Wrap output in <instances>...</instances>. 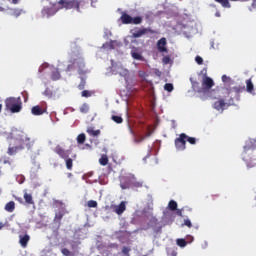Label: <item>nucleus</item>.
I'll return each mask as SVG.
<instances>
[{
    "instance_id": "nucleus-18",
    "label": "nucleus",
    "mask_w": 256,
    "mask_h": 256,
    "mask_svg": "<svg viewBox=\"0 0 256 256\" xmlns=\"http://www.w3.org/2000/svg\"><path fill=\"white\" fill-rule=\"evenodd\" d=\"M23 149H25V146H23V145L9 147L8 148V155H15L18 151H23Z\"/></svg>"
},
{
    "instance_id": "nucleus-28",
    "label": "nucleus",
    "mask_w": 256,
    "mask_h": 256,
    "mask_svg": "<svg viewBox=\"0 0 256 256\" xmlns=\"http://www.w3.org/2000/svg\"><path fill=\"white\" fill-rule=\"evenodd\" d=\"M80 113H83V114L89 113V104L83 103L80 107Z\"/></svg>"
},
{
    "instance_id": "nucleus-51",
    "label": "nucleus",
    "mask_w": 256,
    "mask_h": 256,
    "mask_svg": "<svg viewBox=\"0 0 256 256\" xmlns=\"http://www.w3.org/2000/svg\"><path fill=\"white\" fill-rule=\"evenodd\" d=\"M243 89H245V87H234V91H236L237 93H241Z\"/></svg>"
},
{
    "instance_id": "nucleus-53",
    "label": "nucleus",
    "mask_w": 256,
    "mask_h": 256,
    "mask_svg": "<svg viewBox=\"0 0 256 256\" xmlns=\"http://www.w3.org/2000/svg\"><path fill=\"white\" fill-rule=\"evenodd\" d=\"M15 200L18 201V203L23 204V198H21V197H16Z\"/></svg>"
},
{
    "instance_id": "nucleus-49",
    "label": "nucleus",
    "mask_w": 256,
    "mask_h": 256,
    "mask_svg": "<svg viewBox=\"0 0 256 256\" xmlns=\"http://www.w3.org/2000/svg\"><path fill=\"white\" fill-rule=\"evenodd\" d=\"M195 61L198 65H203V58L201 56H196Z\"/></svg>"
},
{
    "instance_id": "nucleus-4",
    "label": "nucleus",
    "mask_w": 256,
    "mask_h": 256,
    "mask_svg": "<svg viewBox=\"0 0 256 256\" xmlns=\"http://www.w3.org/2000/svg\"><path fill=\"white\" fill-rule=\"evenodd\" d=\"M131 37L133 39H139L143 37L144 35L150 34V35H155V30L151 28H145V27H134L133 29L130 30Z\"/></svg>"
},
{
    "instance_id": "nucleus-13",
    "label": "nucleus",
    "mask_w": 256,
    "mask_h": 256,
    "mask_svg": "<svg viewBox=\"0 0 256 256\" xmlns=\"http://www.w3.org/2000/svg\"><path fill=\"white\" fill-rule=\"evenodd\" d=\"M130 132L134 136V143H143V141H145V139H147V137H151V132H148L145 136H143V135L136 136L135 132H133V130H131V129H130Z\"/></svg>"
},
{
    "instance_id": "nucleus-12",
    "label": "nucleus",
    "mask_w": 256,
    "mask_h": 256,
    "mask_svg": "<svg viewBox=\"0 0 256 256\" xmlns=\"http://www.w3.org/2000/svg\"><path fill=\"white\" fill-rule=\"evenodd\" d=\"M167 39L166 38H161L160 40H158L157 42V49L160 53H167Z\"/></svg>"
},
{
    "instance_id": "nucleus-38",
    "label": "nucleus",
    "mask_w": 256,
    "mask_h": 256,
    "mask_svg": "<svg viewBox=\"0 0 256 256\" xmlns=\"http://www.w3.org/2000/svg\"><path fill=\"white\" fill-rule=\"evenodd\" d=\"M173 89H174V87H173V85L171 83H166L164 85V90L168 91V93H171V91H173Z\"/></svg>"
},
{
    "instance_id": "nucleus-19",
    "label": "nucleus",
    "mask_w": 256,
    "mask_h": 256,
    "mask_svg": "<svg viewBox=\"0 0 256 256\" xmlns=\"http://www.w3.org/2000/svg\"><path fill=\"white\" fill-rule=\"evenodd\" d=\"M45 109L41 108V106L37 105V106H34L32 107L31 109V113L32 115H36V116H39V115H43L45 113Z\"/></svg>"
},
{
    "instance_id": "nucleus-40",
    "label": "nucleus",
    "mask_w": 256,
    "mask_h": 256,
    "mask_svg": "<svg viewBox=\"0 0 256 256\" xmlns=\"http://www.w3.org/2000/svg\"><path fill=\"white\" fill-rule=\"evenodd\" d=\"M186 141L190 143V145H195L197 143V139L195 137L187 136Z\"/></svg>"
},
{
    "instance_id": "nucleus-57",
    "label": "nucleus",
    "mask_w": 256,
    "mask_h": 256,
    "mask_svg": "<svg viewBox=\"0 0 256 256\" xmlns=\"http://www.w3.org/2000/svg\"><path fill=\"white\" fill-rule=\"evenodd\" d=\"M7 163H8L9 165H11V162H9V160H5V161H4V164H7Z\"/></svg>"
},
{
    "instance_id": "nucleus-33",
    "label": "nucleus",
    "mask_w": 256,
    "mask_h": 256,
    "mask_svg": "<svg viewBox=\"0 0 256 256\" xmlns=\"http://www.w3.org/2000/svg\"><path fill=\"white\" fill-rule=\"evenodd\" d=\"M66 168L71 171V169H73V159L71 158H67L66 159Z\"/></svg>"
},
{
    "instance_id": "nucleus-46",
    "label": "nucleus",
    "mask_w": 256,
    "mask_h": 256,
    "mask_svg": "<svg viewBox=\"0 0 256 256\" xmlns=\"http://www.w3.org/2000/svg\"><path fill=\"white\" fill-rule=\"evenodd\" d=\"M183 225H185L189 229H191V227H193V224L191 223V220H189V219H185Z\"/></svg>"
},
{
    "instance_id": "nucleus-6",
    "label": "nucleus",
    "mask_w": 256,
    "mask_h": 256,
    "mask_svg": "<svg viewBox=\"0 0 256 256\" xmlns=\"http://www.w3.org/2000/svg\"><path fill=\"white\" fill-rule=\"evenodd\" d=\"M59 5H62L64 9H77L79 11L80 3L77 0H60Z\"/></svg>"
},
{
    "instance_id": "nucleus-54",
    "label": "nucleus",
    "mask_w": 256,
    "mask_h": 256,
    "mask_svg": "<svg viewBox=\"0 0 256 256\" xmlns=\"http://www.w3.org/2000/svg\"><path fill=\"white\" fill-rule=\"evenodd\" d=\"M13 5H17L19 3V0H12Z\"/></svg>"
},
{
    "instance_id": "nucleus-41",
    "label": "nucleus",
    "mask_w": 256,
    "mask_h": 256,
    "mask_svg": "<svg viewBox=\"0 0 256 256\" xmlns=\"http://www.w3.org/2000/svg\"><path fill=\"white\" fill-rule=\"evenodd\" d=\"M21 13H23V10H19V9L12 10L13 17H19L21 15Z\"/></svg>"
},
{
    "instance_id": "nucleus-37",
    "label": "nucleus",
    "mask_w": 256,
    "mask_h": 256,
    "mask_svg": "<svg viewBox=\"0 0 256 256\" xmlns=\"http://www.w3.org/2000/svg\"><path fill=\"white\" fill-rule=\"evenodd\" d=\"M43 95H45V97H48V99H51V97H53V91H51V89L49 88H46L43 92Z\"/></svg>"
},
{
    "instance_id": "nucleus-8",
    "label": "nucleus",
    "mask_w": 256,
    "mask_h": 256,
    "mask_svg": "<svg viewBox=\"0 0 256 256\" xmlns=\"http://www.w3.org/2000/svg\"><path fill=\"white\" fill-rule=\"evenodd\" d=\"M230 107L233 105V98H230L229 102H225L224 99H219L218 101L214 102L213 107L216 111H225V106Z\"/></svg>"
},
{
    "instance_id": "nucleus-14",
    "label": "nucleus",
    "mask_w": 256,
    "mask_h": 256,
    "mask_svg": "<svg viewBox=\"0 0 256 256\" xmlns=\"http://www.w3.org/2000/svg\"><path fill=\"white\" fill-rule=\"evenodd\" d=\"M55 13H57V9L55 7H45L42 10V15L44 17H53V15H55Z\"/></svg>"
},
{
    "instance_id": "nucleus-11",
    "label": "nucleus",
    "mask_w": 256,
    "mask_h": 256,
    "mask_svg": "<svg viewBox=\"0 0 256 256\" xmlns=\"http://www.w3.org/2000/svg\"><path fill=\"white\" fill-rule=\"evenodd\" d=\"M215 85V82L211 79V77L207 76V70H205V74L202 80V87L206 90L211 89Z\"/></svg>"
},
{
    "instance_id": "nucleus-10",
    "label": "nucleus",
    "mask_w": 256,
    "mask_h": 256,
    "mask_svg": "<svg viewBox=\"0 0 256 256\" xmlns=\"http://www.w3.org/2000/svg\"><path fill=\"white\" fill-rule=\"evenodd\" d=\"M29 241H31V236L27 234V232L19 235V244L22 249H27V245H29Z\"/></svg>"
},
{
    "instance_id": "nucleus-45",
    "label": "nucleus",
    "mask_w": 256,
    "mask_h": 256,
    "mask_svg": "<svg viewBox=\"0 0 256 256\" xmlns=\"http://www.w3.org/2000/svg\"><path fill=\"white\" fill-rule=\"evenodd\" d=\"M85 85H86L85 80H84L83 78H81V82H80V84L78 85V89H79L80 91H83V89H85Z\"/></svg>"
},
{
    "instance_id": "nucleus-1",
    "label": "nucleus",
    "mask_w": 256,
    "mask_h": 256,
    "mask_svg": "<svg viewBox=\"0 0 256 256\" xmlns=\"http://www.w3.org/2000/svg\"><path fill=\"white\" fill-rule=\"evenodd\" d=\"M242 159L248 169H253V167H256V139L250 141L244 146Z\"/></svg>"
},
{
    "instance_id": "nucleus-31",
    "label": "nucleus",
    "mask_w": 256,
    "mask_h": 256,
    "mask_svg": "<svg viewBox=\"0 0 256 256\" xmlns=\"http://www.w3.org/2000/svg\"><path fill=\"white\" fill-rule=\"evenodd\" d=\"M111 119L112 121H114V123H118V124L123 123V117L121 116L112 115Z\"/></svg>"
},
{
    "instance_id": "nucleus-23",
    "label": "nucleus",
    "mask_w": 256,
    "mask_h": 256,
    "mask_svg": "<svg viewBox=\"0 0 256 256\" xmlns=\"http://www.w3.org/2000/svg\"><path fill=\"white\" fill-rule=\"evenodd\" d=\"M4 209L5 211H7V213H13V211H15V202L14 201L8 202L5 205Z\"/></svg>"
},
{
    "instance_id": "nucleus-3",
    "label": "nucleus",
    "mask_w": 256,
    "mask_h": 256,
    "mask_svg": "<svg viewBox=\"0 0 256 256\" xmlns=\"http://www.w3.org/2000/svg\"><path fill=\"white\" fill-rule=\"evenodd\" d=\"M5 107L6 111H10V113H20L21 109H23L21 101L16 98H7L5 100Z\"/></svg>"
},
{
    "instance_id": "nucleus-16",
    "label": "nucleus",
    "mask_w": 256,
    "mask_h": 256,
    "mask_svg": "<svg viewBox=\"0 0 256 256\" xmlns=\"http://www.w3.org/2000/svg\"><path fill=\"white\" fill-rule=\"evenodd\" d=\"M246 91L250 93V95H255V85H253L251 78L246 80Z\"/></svg>"
},
{
    "instance_id": "nucleus-29",
    "label": "nucleus",
    "mask_w": 256,
    "mask_h": 256,
    "mask_svg": "<svg viewBox=\"0 0 256 256\" xmlns=\"http://www.w3.org/2000/svg\"><path fill=\"white\" fill-rule=\"evenodd\" d=\"M63 212H58L55 214V218H54V221L56 223H58L59 225H61V219H63Z\"/></svg>"
},
{
    "instance_id": "nucleus-27",
    "label": "nucleus",
    "mask_w": 256,
    "mask_h": 256,
    "mask_svg": "<svg viewBox=\"0 0 256 256\" xmlns=\"http://www.w3.org/2000/svg\"><path fill=\"white\" fill-rule=\"evenodd\" d=\"M190 81L192 83L194 91H198V93H201V88H199V82L193 81V78H190Z\"/></svg>"
},
{
    "instance_id": "nucleus-55",
    "label": "nucleus",
    "mask_w": 256,
    "mask_h": 256,
    "mask_svg": "<svg viewBox=\"0 0 256 256\" xmlns=\"http://www.w3.org/2000/svg\"><path fill=\"white\" fill-rule=\"evenodd\" d=\"M219 197V194L212 195V199L215 200V198Z\"/></svg>"
},
{
    "instance_id": "nucleus-47",
    "label": "nucleus",
    "mask_w": 256,
    "mask_h": 256,
    "mask_svg": "<svg viewBox=\"0 0 256 256\" xmlns=\"http://www.w3.org/2000/svg\"><path fill=\"white\" fill-rule=\"evenodd\" d=\"M47 67H49V64L47 63L42 64L38 69V73H42L44 69H47Z\"/></svg>"
},
{
    "instance_id": "nucleus-17",
    "label": "nucleus",
    "mask_w": 256,
    "mask_h": 256,
    "mask_svg": "<svg viewBox=\"0 0 256 256\" xmlns=\"http://www.w3.org/2000/svg\"><path fill=\"white\" fill-rule=\"evenodd\" d=\"M24 200L26 205H35V201H33V195L29 194L27 190H24Z\"/></svg>"
},
{
    "instance_id": "nucleus-60",
    "label": "nucleus",
    "mask_w": 256,
    "mask_h": 256,
    "mask_svg": "<svg viewBox=\"0 0 256 256\" xmlns=\"http://www.w3.org/2000/svg\"><path fill=\"white\" fill-rule=\"evenodd\" d=\"M2 109H3V105L0 104V113H1Z\"/></svg>"
},
{
    "instance_id": "nucleus-43",
    "label": "nucleus",
    "mask_w": 256,
    "mask_h": 256,
    "mask_svg": "<svg viewBox=\"0 0 256 256\" xmlns=\"http://www.w3.org/2000/svg\"><path fill=\"white\" fill-rule=\"evenodd\" d=\"M87 205H88L89 208H95V207H97V201L90 200V201L87 202Z\"/></svg>"
},
{
    "instance_id": "nucleus-24",
    "label": "nucleus",
    "mask_w": 256,
    "mask_h": 256,
    "mask_svg": "<svg viewBox=\"0 0 256 256\" xmlns=\"http://www.w3.org/2000/svg\"><path fill=\"white\" fill-rule=\"evenodd\" d=\"M51 79L52 81H59V79H61V73L59 72V70H54L52 72Z\"/></svg>"
},
{
    "instance_id": "nucleus-9",
    "label": "nucleus",
    "mask_w": 256,
    "mask_h": 256,
    "mask_svg": "<svg viewBox=\"0 0 256 256\" xmlns=\"http://www.w3.org/2000/svg\"><path fill=\"white\" fill-rule=\"evenodd\" d=\"M54 153H56V155H58L60 157V159H67L69 157V154L71 153V151L65 150L64 148H62L61 145H57L54 148Z\"/></svg>"
},
{
    "instance_id": "nucleus-7",
    "label": "nucleus",
    "mask_w": 256,
    "mask_h": 256,
    "mask_svg": "<svg viewBox=\"0 0 256 256\" xmlns=\"http://www.w3.org/2000/svg\"><path fill=\"white\" fill-rule=\"evenodd\" d=\"M133 179H135V175L129 174L121 179L120 187L121 189H131L133 185Z\"/></svg>"
},
{
    "instance_id": "nucleus-21",
    "label": "nucleus",
    "mask_w": 256,
    "mask_h": 256,
    "mask_svg": "<svg viewBox=\"0 0 256 256\" xmlns=\"http://www.w3.org/2000/svg\"><path fill=\"white\" fill-rule=\"evenodd\" d=\"M86 132L91 137H99V135H101V130H95L93 127H88Z\"/></svg>"
},
{
    "instance_id": "nucleus-42",
    "label": "nucleus",
    "mask_w": 256,
    "mask_h": 256,
    "mask_svg": "<svg viewBox=\"0 0 256 256\" xmlns=\"http://www.w3.org/2000/svg\"><path fill=\"white\" fill-rule=\"evenodd\" d=\"M162 63H163V65H169V63H171V57H169V56H164V57L162 58Z\"/></svg>"
},
{
    "instance_id": "nucleus-20",
    "label": "nucleus",
    "mask_w": 256,
    "mask_h": 256,
    "mask_svg": "<svg viewBox=\"0 0 256 256\" xmlns=\"http://www.w3.org/2000/svg\"><path fill=\"white\" fill-rule=\"evenodd\" d=\"M126 209H127V206L125 205V202L122 201L118 206H116L115 213H117V215H123Z\"/></svg>"
},
{
    "instance_id": "nucleus-52",
    "label": "nucleus",
    "mask_w": 256,
    "mask_h": 256,
    "mask_svg": "<svg viewBox=\"0 0 256 256\" xmlns=\"http://www.w3.org/2000/svg\"><path fill=\"white\" fill-rule=\"evenodd\" d=\"M176 214L178 215V217H183V211L181 209L176 208Z\"/></svg>"
},
{
    "instance_id": "nucleus-39",
    "label": "nucleus",
    "mask_w": 256,
    "mask_h": 256,
    "mask_svg": "<svg viewBox=\"0 0 256 256\" xmlns=\"http://www.w3.org/2000/svg\"><path fill=\"white\" fill-rule=\"evenodd\" d=\"M93 95V92H91V91H89V90H83L82 92H81V96L82 97H91Z\"/></svg>"
},
{
    "instance_id": "nucleus-34",
    "label": "nucleus",
    "mask_w": 256,
    "mask_h": 256,
    "mask_svg": "<svg viewBox=\"0 0 256 256\" xmlns=\"http://www.w3.org/2000/svg\"><path fill=\"white\" fill-rule=\"evenodd\" d=\"M176 243L179 247H186L187 246V241L183 238L177 239Z\"/></svg>"
},
{
    "instance_id": "nucleus-58",
    "label": "nucleus",
    "mask_w": 256,
    "mask_h": 256,
    "mask_svg": "<svg viewBox=\"0 0 256 256\" xmlns=\"http://www.w3.org/2000/svg\"><path fill=\"white\" fill-rule=\"evenodd\" d=\"M3 11H5V8L0 6V12H3Z\"/></svg>"
},
{
    "instance_id": "nucleus-35",
    "label": "nucleus",
    "mask_w": 256,
    "mask_h": 256,
    "mask_svg": "<svg viewBox=\"0 0 256 256\" xmlns=\"http://www.w3.org/2000/svg\"><path fill=\"white\" fill-rule=\"evenodd\" d=\"M85 139H86L85 134H80L77 137V143H79V145H83V143H85Z\"/></svg>"
},
{
    "instance_id": "nucleus-44",
    "label": "nucleus",
    "mask_w": 256,
    "mask_h": 256,
    "mask_svg": "<svg viewBox=\"0 0 256 256\" xmlns=\"http://www.w3.org/2000/svg\"><path fill=\"white\" fill-rule=\"evenodd\" d=\"M131 252V248L127 247V246H124L122 248V253L125 255V256H129V253Z\"/></svg>"
},
{
    "instance_id": "nucleus-48",
    "label": "nucleus",
    "mask_w": 256,
    "mask_h": 256,
    "mask_svg": "<svg viewBox=\"0 0 256 256\" xmlns=\"http://www.w3.org/2000/svg\"><path fill=\"white\" fill-rule=\"evenodd\" d=\"M61 253L64 255V256H71V251H69V249L67 248H63L61 250Z\"/></svg>"
},
{
    "instance_id": "nucleus-2",
    "label": "nucleus",
    "mask_w": 256,
    "mask_h": 256,
    "mask_svg": "<svg viewBox=\"0 0 256 256\" xmlns=\"http://www.w3.org/2000/svg\"><path fill=\"white\" fill-rule=\"evenodd\" d=\"M74 69H78L79 75H86L87 70H85V62L83 58L77 57L70 60V64L67 66L66 71H74Z\"/></svg>"
},
{
    "instance_id": "nucleus-36",
    "label": "nucleus",
    "mask_w": 256,
    "mask_h": 256,
    "mask_svg": "<svg viewBox=\"0 0 256 256\" xmlns=\"http://www.w3.org/2000/svg\"><path fill=\"white\" fill-rule=\"evenodd\" d=\"M99 163L100 165H107V163H109V158L107 156H102L100 159H99Z\"/></svg>"
},
{
    "instance_id": "nucleus-30",
    "label": "nucleus",
    "mask_w": 256,
    "mask_h": 256,
    "mask_svg": "<svg viewBox=\"0 0 256 256\" xmlns=\"http://www.w3.org/2000/svg\"><path fill=\"white\" fill-rule=\"evenodd\" d=\"M168 207H169L170 211H177V202H175V200H171L168 203Z\"/></svg>"
},
{
    "instance_id": "nucleus-15",
    "label": "nucleus",
    "mask_w": 256,
    "mask_h": 256,
    "mask_svg": "<svg viewBox=\"0 0 256 256\" xmlns=\"http://www.w3.org/2000/svg\"><path fill=\"white\" fill-rule=\"evenodd\" d=\"M120 21L122 22L123 25H131V23L133 22V17L123 12L120 17Z\"/></svg>"
},
{
    "instance_id": "nucleus-56",
    "label": "nucleus",
    "mask_w": 256,
    "mask_h": 256,
    "mask_svg": "<svg viewBox=\"0 0 256 256\" xmlns=\"http://www.w3.org/2000/svg\"><path fill=\"white\" fill-rule=\"evenodd\" d=\"M3 227H5V224H3V222H0V229H3Z\"/></svg>"
},
{
    "instance_id": "nucleus-32",
    "label": "nucleus",
    "mask_w": 256,
    "mask_h": 256,
    "mask_svg": "<svg viewBox=\"0 0 256 256\" xmlns=\"http://www.w3.org/2000/svg\"><path fill=\"white\" fill-rule=\"evenodd\" d=\"M132 187L139 189L140 187H143V183L137 181V178L134 176V179L132 180Z\"/></svg>"
},
{
    "instance_id": "nucleus-26",
    "label": "nucleus",
    "mask_w": 256,
    "mask_h": 256,
    "mask_svg": "<svg viewBox=\"0 0 256 256\" xmlns=\"http://www.w3.org/2000/svg\"><path fill=\"white\" fill-rule=\"evenodd\" d=\"M131 55H132L133 59H135L136 61L144 60L143 55H141V53H139V52H132Z\"/></svg>"
},
{
    "instance_id": "nucleus-22",
    "label": "nucleus",
    "mask_w": 256,
    "mask_h": 256,
    "mask_svg": "<svg viewBox=\"0 0 256 256\" xmlns=\"http://www.w3.org/2000/svg\"><path fill=\"white\" fill-rule=\"evenodd\" d=\"M20 145H23V147H27L28 149H31L33 147V141L29 137H25L22 139V143Z\"/></svg>"
},
{
    "instance_id": "nucleus-59",
    "label": "nucleus",
    "mask_w": 256,
    "mask_h": 256,
    "mask_svg": "<svg viewBox=\"0 0 256 256\" xmlns=\"http://www.w3.org/2000/svg\"><path fill=\"white\" fill-rule=\"evenodd\" d=\"M216 17H221V14H219V12H217Z\"/></svg>"
},
{
    "instance_id": "nucleus-5",
    "label": "nucleus",
    "mask_w": 256,
    "mask_h": 256,
    "mask_svg": "<svg viewBox=\"0 0 256 256\" xmlns=\"http://www.w3.org/2000/svg\"><path fill=\"white\" fill-rule=\"evenodd\" d=\"M174 143L177 151H185L187 149V134L181 133Z\"/></svg>"
},
{
    "instance_id": "nucleus-50",
    "label": "nucleus",
    "mask_w": 256,
    "mask_h": 256,
    "mask_svg": "<svg viewBox=\"0 0 256 256\" xmlns=\"http://www.w3.org/2000/svg\"><path fill=\"white\" fill-rule=\"evenodd\" d=\"M222 81H223V83H229V82H231V78L228 77L227 75H223L222 76Z\"/></svg>"
},
{
    "instance_id": "nucleus-25",
    "label": "nucleus",
    "mask_w": 256,
    "mask_h": 256,
    "mask_svg": "<svg viewBox=\"0 0 256 256\" xmlns=\"http://www.w3.org/2000/svg\"><path fill=\"white\" fill-rule=\"evenodd\" d=\"M143 23V17L141 16H136V17H132V23L131 25H141Z\"/></svg>"
}]
</instances>
